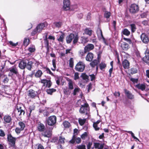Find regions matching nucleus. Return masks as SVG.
<instances>
[{"instance_id":"nucleus-51","label":"nucleus","mask_w":149,"mask_h":149,"mask_svg":"<svg viewBox=\"0 0 149 149\" xmlns=\"http://www.w3.org/2000/svg\"><path fill=\"white\" fill-rule=\"evenodd\" d=\"M35 47L34 46L33 47H29L28 48V50L31 53H32L36 51Z\"/></svg>"},{"instance_id":"nucleus-48","label":"nucleus","mask_w":149,"mask_h":149,"mask_svg":"<svg viewBox=\"0 0 149 149\" xmlns=\"http://www.w3.org/2000/svg\"><path fill=\"white\" fill-rule=\"evenodd\" d=\"M88 136V133L86 132H85L81 136V138L83 140L87 138Z\"/></svg>"},{"instance_id":"nucleus-35","label":"nucleus","mask_w":149,"mask_h":149,"mask_svg":"<svg viewBox=\"0 0 149 149\" xmlns=\"http://www.w3.org/2000/svg\"><path fill=\"white\" fill-rule=\"evenodd\" d=\"M84 32L86 34L91 36L92 35V30H89L88 28H86L84 30Z\"/></svg>"},{"instance_id":"nucleus-18","label":"nucleus","mask_w":149,"mask_h":149,"mask_svg":"<svg viewBox=\"0 0 149 149\" xmlns=\"http://www.w3.org/2000/svg\"><path fill=\"white\" fill-rule=\"evenodd\" d=\"M121 47L123 50L125 51L127 50L130 48L129 44L125 42H123L121 43Z\"/></svg>"},{"instance_id":"nucleus-50","label":"nucleus","mask_w":149,"mask_h":149,"mask_svg":"<svg viewBox=\"0 0 149 149\" xmlns=\"http://www.w3.org/2000/svg\"><path fill=\"white\" fill-rule=\"evenodd\" d=\"M80 90V88L78 87L77 88H75L73 91V95H76L77 94V93L79 92Z\"/></svg>"},{"instance_id":"nucleus-54","label":"nucleus","mask_w":149,"mask_h":149,"mask_svg":"<svg viewBox=\"0 0 149 149\" xmlns=\"http://www.w3.org/2000/svg\"><path fill=\"white\" fill-rule=\"evenodd\" d=\"M97 34H100L102 39H104V40L105 38L103 36L102 32L101 29H99L97 30Z\"/></svg>"},{"instance_id":"nucleus-61","label":"nucleus","mask_w":149,"mask_h":149,"mask_svg":"<svg viewBox=\"0 0 149 149\" xmlns=\"http://www.w3.org/2000/svg\"><path fill=\"white\" fill-rule=\"evenodd\" d=\"M123 39L124 40L128 42L129 44H131L132 43V40L130 38H123Z\"/></svg>"},{"instance_id":"nucleus-8","label":"nucleus","mask_w":149,"mask_h":149,"mask_svg":"<svg viewBox=\"0 0 149 149\" xmlns=\"http://www.w3.org/2000/svg\"><path fill=\"white\" fill-rule=\"evenodd\" d=\"M39 82L43 84L42 87L45 86L48 88H50L52 84L50 79L48 80L45 79H41Z\"/></svg>"},{"instance_id":"nucleus-60","label":"nucleus","mask_w":149,"mask_h":149,"mask_svg":"<svg viewBox=\"0 0 149 149\" xmlns=\"http://www.w3.org/2000/svg\"><path fill=\"white\" fill-rule=\"evenodd\" d=\"M63 92L65 95H68L69 93V89L67 88H64L63 90Z\"/></svg>"},{"instance_id":"nucleus-7","label":"nucleus","mask_w":149,"mask_h":149,"mask_svg":"<svg viewBox=\"0 0 149 149\" xmlns=\"http://www.w3.org/2000/svg\"><path fill=\"white\" fill-rule=\"evenodd\" d=\"M139 8L138 5L135 3L132 4L130 6L129 12L132 14H134L139 11Z\"/></svg>"},{"instance_id":"nucleus-21","label":"nucleus","mask_w":149,"mask_h":149,"mask_svg":"<svg viewBox=\"0 0 149 149\" xmlns=\"http://www.w3.org/2000/svg\"><path fill=\"white\" fill-rule=\"evenodd\" d=\"M3 118L4 122L6 123H9L11 122V116L9 115L5 116Z\"/></svg>"},{"instance_id":"nucleus-43","label":"nucleus","mask_w":149,"mask_h":149,"mask_svg":"<svg viewBox=\"0 0 149 149\" xmlns=\"http://www.w3.org/2000/svg\"><path fill=\"white\" fill-rule=\"evenodd\" d=\"M111 15V13L109 12L106 11L104 13V17L107 18H109Z\"/></svg>"},{"instance_id":"nucleus-34","label":"nucleus","mask_w":149,"mask_h":149,"mask_svg":"<svg viewBox=\"0 0 149 149\" xmlns=\"http://www.w3.org/2000/svg\"><path fill=\"white\" fill-rule=\"evenodd\" d=\"M123 34L126 36H129L130 34V32L127 29H124L122 31Z\"/></svg>"},{"instance_id":"nucleus-44","label":"nucleus","mask_w":149,"mask_h":149,"mask_svg":"<svg viewBox=\"0 0 149 149\" xmlns=\"http://www.w3.org/2000/svg\"><path fill=\"white\" fill-rule=\"evenodd\" d=\"M68 88L70 90H72L74 88L73 85V83L71 80H70L68 83Z\"/></svg>"},{"instance_id":"nucleus-32","label":"nucleus","mask_w":149,"mask_h":149,"mask_svg":"<svg viewBox=\"0 0 149 149\" xmlns=\"http://www.w3.org/2000/svg\"><path fill=\"white\" fill-rule=\"evenodd\" d=\"M100 68L101 70L107 67V65L105 63L102 62L99 64Z\"/></svg>"},{"instance_id":"nucleus-27","label":"nucleus","mask_w":149,"mask_h":149,"mask_svg":"<svg viewBox=\"0 0 149 149\" xmlns=\"http://www.w3.org/2000/svg\"><path fill=\"white\" fill-rule=\"evenodd\" d=\"M42 74V71L40 70H38L35 74V76L36 78H40L41 77Z\"/></svg>"},{"instance_id":"nucleus-31","label":"nucleus","mask_w":149,"mask_h":149,"mask_svg":"<svg viewBox=\"0 0 149 149\" xmlns=\"http://www.w3.org/2000/svg\"><path fill=\"white\" fill-rule=\"evenodd\" d=\"M130 26L131 28V32L132 33H134L136 29V26L135 24H132L130 25Z\"/></svg>"},{"instance_id":"nucleus-14","label":"nucleus","mask_w":149,"mask_h":149,"mask_svg":"<svg viewBox=\"0 0 149 149\" xmlns=\"http://www.w3.org/2000/svg\"><path fill=\"white\" fill-rule=\"evenodd\" d=\"M28 96L31 98H34L37 96V93L32 89H30L28 91Z\"/></svg>"},{"instance_id":"nucleus-56","label":"nucleus","mask_w":149,"mask_h":149,"mask_svg":"<svg viewBox=\"0 0 149 149\" xmlns=\"http://www.w3.org/2000/svg\"><path fill=\"white\" fill-rule=\"evenodd\" d=\"M20 128L18 127H17L15 129V132L16 134H18L20 133V132L22 131H23Z\"/></svg>"},{"instance_id":"nucleus-2","label":"nucleus","mask_w":149,"mask_h":149,"mask_svg":"<svg viewBox=\"0 0 149 149\" xmlns=\"http://www.w3.org/2000/svg\"><path fill=\"white\" fill-rule=\"evenodd\" d=\"M79 39V37L77 35L74 36L73 33H70L69 35L67 36L66 38V42L67 43L70 44L73 39V43L74 44H76L78 42Z\"/></svg>"},{"instance_id":"nucleus-47","label":"nucleus","mask_w":149,"mask_h":149,"mask_svg":"<svg viewBox=\"0 0 149 149\" xmlns=\"http://www.w3.org/2000/svg\"><path fill=\"white\" fill-rule=\"evenodd\" d=\"M29 40L27 38L24 39L23 43L24 45L27 46L29 44Z\"/></svg>"},{"instance_id":"nucleus-12","label":"nucleus","mask_w":149,"mask_h":149,"mask_svg":"<svg viewBox=\"0 0 149 149\" xmlns=\"http://www.w3.org/2000/svg\"><path fill=\"white\" fill-rule=\"evenodd\" d=\"M9 70L12 75L13 74L17 75L18 74V69L16 67V65H14L11 68H10Z\"/></svg>"},{"instance_id":"nucleus-52","label":"nucleus","mask_w":149,"mask_h":149,"mask_svg":"<svg viewBox=\"0 0 149 149\" xmlns=\"http://www.w3.org/2000/svg\"><path fill=\"white\" fill-rule=\"evenodd\" d=\"M128 133H129V134H131L132 136L134 139H136V140H138V141H139V139L137 138L135 136H134V134L131 131H126Z\"/></svg>"},{"instance_id":"nucleus-5","label":"nucleus","mask_w":149,"mask_h":149,"mask_svg":"<svg viewBox=\"0 0 149 149\" xmlns=\"http://www.w3.org/2000/svg\"><path fill=\"white\" fill-rule=\"evenodd\" d=\"M85 65L84 63L81 61H79L75 66V69L79 72H82L85 69Z\"/></svg>"},{"instance_id":"nucleus-9","label":"nucleus","mask_w":149,"mask_h":149,"mask_svg":"<svg viewBox=\"0 0 149 149\" xmlns=\"http://www.w3.org/2000/svg\"><path fill=\"white\" fill-rule=\"evenodd\" d=\"M16 109L17 111V114L19 116H21L22 115H24L25 113V112L24 110L22 108L20 104H17L16 106Z\"/></svg>"},{"instance_id":"nucleus-57","label":"nucleus","mask_w":149,"mask_h":149,"mask_svg":"<svg viewBox=\"0 0 149 149\" xmlns=\"http://www.w3.org/2000/svg\"><path fill=\"white\" fill-rule=\"evenodd\" d=\"M58 138L57 137H53L51 140V142L53 143H55L57 142L58 141Z\"/></svg>"},{"instance_id":"nucleus-29","label":"nucleus","mask_w":149,"mask_h":149,"mask_svg":"<svg viewBox=\"0 0 149 149\" xmlns=\"http://www.w3.org/2000/svg\"><path fill=\"white\" fill-rule=\"evenodd\" d=\"M56 91V89L54 88H49L46 90V92L48 94L52 95L53 93Z\"/></svg>"},{"instance_id":"nucleus-13","label":"nucleus","mask_w":149,"mask_h":149,"mask_svg":"<svg viewBox=\"0 0 149 149\" xmlns=\"http://www.w3.org/2000/svg\"><path fill=\"white\" fill-rule=\"evenodd\" d=\"M124 91L125 95L128 99L132 100L134 98V95L129 91L125 88L124 89Z\"/></svg>"},{"instance_id":"nucleus-36","label":"nucleus","mask_w":149,"mask_h":149,"mask_svg":"<svg viewBox=\"0 0 149 149\" xmlns=\"http://www.w3.org/2000/svg\"><path fill=\"white\" fill-rule=\"evenodd\" d=\"M18 125L20 127V128L23 130L25 127V124L22 122L20 121L18 123Z\"/></svg>"},{"instance_id":"nucleus-20","label":"nucleus","mask_w":149,"mask_h":149,"mask_svg":"<svg viewBox=\"0 0 149 149\" xmlns=\"http://www.w3.org/2000/svg\"><path fill=\"white\" fill-rule=\"evenodd\" d=\"M94 58L93 54L91 52H88L86 57V60L88 61H92Z\"/></svg>"},{"instance_id":"nucleus-10","label":"nucleus","mask_w":149,"mask_h":149,"mask_svg":"<svg viewBox=\"0 0 149 149\" xmlns=\"http://www.w3.org/2000/svg\"><path fill=\"white\" fill-rule=\"evenodd\" d=\"M141 40L145 44H147L149 41V38L148 35L145 33H143L140 36Z\"/></svg>"},{"instance_id":"nucleus-42","label":"nucleus","mask_w":149,"mask_h":149,"mask_svg":"<svg viewBox=\"0 0 149 149\" xmlns=\"http://www.w3.org/2000/svg\"><path fill=\"white\" fill-rule=\"evenodd\" d=\"M56 60L55 59H53L52 60V65L54 67V68H52V70L53 71H55L56 68Z\"/></svg>"},{"instance_id":"nucleus-59","label":"nucleus","mask_w":149,"mask_h":149,"mask_svg":"<svg viewBox=\"0 0 149 149\" xmlns=\"http://www.w3.org/2000/svg\"><path fill=\"white\" fill-rule=\"evenodd\" d=\"M5 136V134L4 131L2 129H0V136L3 137Z\"/></svg>"},{"instance_id":"nucleus-45","label":"nucleus","mask_w":149,"mask_h":149,"mask_svg":"<svg viewBox=\"0 0 149 149\" xmlns=\"http://www.w3.org/2000/svg\"><path fill=\"white\" fill-rule=\"evenodd\" d=\"M35 107L33 105L29 107V116H31V113L32 112L33 110H34L35 109Z\"/></svg>"},{"instance_id":"nucleus-30","label":"nucleus","mask_w":149,"mask_h":149,"mask_svg":"<svg viewBox=\"0 0 149 149\" xmlns=\"http://www.w3.org/2000/svg\"><path fill=\"white\" fill-rule=\"evenodd\" d=\"M65 139L64 137L61 136L59 137V140L58 141V143L60 144H64L65 143Z\"/></svg>"},{"instance_id":"nucleus-38","label":"nucleus","mask_w":149,"mask_h":149,"mask_svg":"<svg viewBox=\"0 0 149 149\" xmlns=\"http://www.w3.org/2000/svg\"><path fill=\"white\" fill-rule=\"evenodd\" d=\"M82 79L84 80H88L89 77L85 73H82L81 76Z\"/></svg>"},{"instance_id":"nucleus-1","label":"nucleus","mask_w":149,"mask_h":149,"mask_svg":"<svg viewBox=\"0 0 149 149\" xmlns=\"http://www.w3.org/2000/svg\"><path fill=\"white\" fill-rule=\"evenodd\" d=\"M33 63L32 61H29L27 59L22 60L19 63V67L22 70L26 68L28 70H31Z\"/></svg>"},{"instance_id":"nucleus-64","label":"nucleus","mask_w":149,"mask_h":149,"mask_svg":"<svg viewBox=\"0 0 149 149\" xmlns=\"http://www.w3.org/2000/svg\"><path fill=\"white\" fill-rule=\"evenodd\" d=\"M93 126L96 131H98L100 130V128L99 127H98L97 125H96L94 123H93Z\"/></svg>"},{"instance_id":"nucleus-17","label":"nucleus","mask_w":149,"mask_h":149,"mask_svg":"<svg viewBox=\"0 0 149 149\" xmlns=\"http://www.w3.org/2000/svg\"><path fill=\"white\" fill-rule=\"evenodd\" d=\"M104 143L100 144L99 143H94V146L95 148L97 149H103L104 147ZM104 149H108L105 148Z\"/></svg>"},{"instance_id":"nucleus-26","label":"nucleus","mask_w":149,"mask_h":149,"mask_svg":"<svg viewBox=\"0 0 149 149\" xmlns=\"http://www.w3.org/2000/svg\"><path fill=\"white\" fill-rule=\"evenodd\" d=\"M90 63V65L92 68H94L95 66H97L98 64V61L96 59H95L91 61Z\"/></svg>"},{"instance_id":"nucleus-39","label":"nucleus","mask_w":149,"mask_h":149,"mask_svg":"<svg viewBox=\"0 0 149 149\" xmlns=\"http://www.w3.org/2000/svg\"><path fill=\"white\" fill-rule=\"evenodd\" d=\"M54 24L56 27L58 28L61 27L62 25V22H55L54 23Z\"/></svg>"},{"instance_id":"nucleus-63","label":"nucleus","mask_w":149,"mask_h":149,"mask_svg":"<svg viewBox=\"0 0 149 149\" xmlns=\"http://www.w3.org/2000/svg\"><path fill=\"white\" fill-rule=\"evenodd\" d=\"M130 80L134 83H138V79H134L132 78L130 79Z\"/></svg>"},{"instance_id":"nucleus-16","label":"nucleus","mask_w":149,"mask_h":149,"mask_svg":"<svg viewBox=\"0 0 149 149\" xmlns=\"http://www.w3.org/2000/svg\"><path fill=\"white\" fill-rule=\"evenodd\" d=\"M94 46L93 45L91 44H88L84 48V50L85 52H88L93 49Z\"/></svg>"},{"instance_id":"nucleus-6","label":"nucleus","mask_w":149,"mask_h":149,"mask_svg":"<svg viewBox=\"0 0 149 149\" xmlns=\"http://www.w3.org/2000/svg\"><path fill=\"white\" fill-rule=\"evenodd\" d=\"M56 122V117L55 116L49 117L47 119V123L48 125L52 126L55 125Z\"/></svg>"},{"instance_id":"nucleus-33","label":"nucleus","mask_w":149,"mask_h":149,"mask_svg":"<svg viewBox=\"0 0 149 149\" xmlns=\"http://www.w3.org/2000/svg\"><path fill=\"white\" fill-rule=\"evenodd\" d=\"M64 33H62V34H61L60 35L59 37L57 38V40L59 42H63L64 38Z\"/></svg>"},{"instance_id":"nucleus-58","label":"nucleus","mask_w":149,"mask_h":149,"mask_svg":"<svg viewBox=\"0 0 149 149\" xmlns=\"http://www.w3.org/2000/svg\"><path fill=\"white\" fill-rule=\"evenodd\" d=\"M4 65H3L0 66V72L3 73L4 72Z\"/></svg>"},{"instance_id":"nucleus-28","label":"nucleus","mask_w":149,"mask_h":149,"mask_svg":"<svg viewBox=\"0 0 149 149\" xmlns=\"http://www.w3.org/2000/svg\"><path fill=\"white\" fill-rule=\"evenodd\" d=\"M63 124L65 128H68L71 125L69 122L65 120L63 122Z\"/></svg>"},{"instance_id":"nucleus-41","label":"nucleus","mask_w":149,"mask_h":149,"mask_svg":"<svg viewBox=\"0 0 149 149\" xmlns=\"http://www.w3.org/2000/svg\"><path fill=\"white\" fill-rule=\"evenodd\" d=\"M69 65L70 68H72L74 66V60L72 58H71L69 60Z\"/></svg>"},{"instance_id":"nucleus-37","label":"nucleus","mask_w":149,"mask_h":149,"mask_svg":"<svg viewBox=\"0 0 149 149\" xmlns=\"http://www.w3.org/2000/svg\"><path fill=\"white\" fill-rule=\"evenodd\" d=\"M86 121V119H82L81 118H79L78 120L79 123L80 125L81 126L83 125Z\"/></svg>"},{"instance_id":"nucleus-23","label":"nucleus","mask_w":149,"mask_h":149,"mask_svg":"<svg viewBox=\"0 0 149 149\" xmlns=\"http://www.w3.org/2000/svg\"><path fill=\"white\" fill-rule=\"evenodd\" d=\"M52 135L51 132L49 130H46L42 133V135L45 137L49 138Z\"/></svg>"},{"instance_id":"nucleus-62","label":"nucleus","mask_w":149,"mask_h":149,"mask_svg":"<svg viewBox=\"0 0 149 149\" xmlns=\"http://www.w3.org/2000/svg\"><path fill=\"white\" fill-rule=\"evenodd\" d=\"M92 145V142L89 141L88 142V144L87 145V149H90Z\"/></svg>"},{"instance_id":"nucleus-49","label":"nucleus","mask_w":149,"mask_h":149,"mask_svg":"<svg viewBox=\"0 0 149 149\" xmlns=\"http://www.w3.org/2000/svg\"><path fill=\"white\" fill-rule=\"evenodd\" d=\"M38 32L39 33V31L37 30V29H36V27L35 29L33 30L31 33V36H34Z\"/></svg>"},{"instance_id":"nucleus-46","label":"nucleus","mask_w":149,"mask_h":149,"mask_svg":"<svg viewBox=\"0 0 149 149\" xmlns=\"http://www.w3.org/2000/svg\"><path fill=\"white\" fill-rule=\"evenodd\" d=\"M137 71V69L134 68H132L130 70V73L132 74L136 73Z\"/></svg>"},{"instance_id":"nucleus-25","label":"nucleus","mask_w":149,"mask_h":149,"mask_svg":"<svg viewBox=\"0 0 149 149\" xmlns=\"http://www.w3.org/2000/svg\"><path fill=\"white\" fill-rule=\"evenodd\" d=\"M136 87L139 89L143 91L146 89V85L144 84H139L136 85Z\"/></svg>"},{"instance_id":"nucleus-40","label":"nucleus","mask_w":149,"mask_h":149,"mask_svg":"<svg viewBox=\"0 0 149 149\" xmlns=\"http://www.w3.org/2000/svg\"><path fill=\"white\" fill-rule=\"evenodd\" d=\"M44 43L45 45V47L49 46V42L47 40V35L45 36V38L44 39Z\"/></svg>"},{"instance_id":"nucleus-15","label":"nucleus","mask_w":149,"mask_h":149,"mask_svg":"<svg viewBox=\"0 0 149 149\" xmlns=\"http://www.w3.org/2000/svg\"><path fill=\"white\" fill-rule=\"evenodd\" d=\"M47 26V24H45L44 23H41L38 24L36 26V29L39 31V33H40L44 28Z\"/></svg>"},{"instance_id":"nucleus-11","label":"nucleus","mask_w":149,"mask_h":149,"mask_svg":"<svg viewBox=\"0 0 149 149\" xmlns=\"http://www.w3.org/2000/svg\"><path fill=\"white\" fill-rule=\"evenodd\" d=\"M63 8L65 11L69 10L70 8V2L69 0H64Z\"/></svg>"},{"instance_id":"nucleus-53","label":"nucleus","mask_w":149,"mask_h":149,"mask_svg":"<svg viewBox=\"0 0 149 149\" xmlns=\"http://www.w3.org/2000/svg\"><path fill=\"white\" fill-rule=\"evenodd\" d=\"M77 149H86V146L84 145H79L77 146Z\"/></svg>"},{"instance_id":"nucleus-55","label":"nucleus","mask_w":149,"mask_h":149,"mask_svg":"<svg viewBox=\"0 0 149 149\" xmlns=\"http://www.w3.org/2000/svg\"><path fill=\"white\" fill-rule=\"evenodd\" d=\"M44 68L46 69V71H47V73H49L52 76L54 75L53 74L48 68L44 67Z\"/></svg>"},{"instance_id":"nucleus-22","label":"nucleus","mask_w":149,"mask_h":149,"mask_svg":"<svg viewBox=\"0 0 149 149\" xmlns=\"http://www.w3.org/2000/svg\"><path fill=\"white\" fill-rule=\"evenodd\" d=\"M146 53L148 55H146L143 58V61L146 63L149 64V51L148 52L146 51Z\"/></svg>"},{"instance_id":"nucleus-24","label":"nucleus","mask_w":149,"mask_h":149,"mask_svg":"<svg viewBox=\"0 0 149 149\" xmlns=\"http://www.w3.org/2000/svg\"><path fill=\"white\" fill-rule=\"evenodd\" d=\"M38 130L40 132H43L45 129V126L44 124L42 123L38 124Z\"/></svg>"},{"instance_id":"nucleus-3","label":"nucleus","mask_w":149,"mask_h":149,"mask_svg":"<svg viewBox=\"0 0 149 149\" xmlns=\"http://www.w3.org/2000/svg\"><path fill=\"white\" fill-rule=\"evenodd\" d=\"M7 140L8 144L11 147L14 148L15 146L16 138L13 137L11 134H7Z\"/></svg>"},{"instance_id":"nucleus-19","label":"nucleus","mask_w":149,"mask_h":149,"mask_svg":"<svg viewBox=\"0 0 149 149\" xmlns=\"http://www.w3.org/2000/svg\"><path fill=\"white\" fill-rule=\"evenodd\" d=\"M122 65L125 69H128L129 68L130 63L127 59H125L122 61Z\"/></svg>"},{"instance_id":"nucleus-4","label":"nucleus","mask_w":149,"mask_h":149,"mask_svg":"<svg viewBox=\"0 0 149 149\" xmlns=\"http://www.w3.org/2000/svg\"><path fill=\"white\" fill-rule=\"evenodd\" d=\"M90 108L87 102L83 105H81L79 109V112L81 113H85L86 115H89Z\"/></svg>"}]
</instances>
